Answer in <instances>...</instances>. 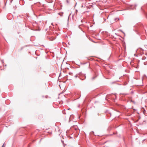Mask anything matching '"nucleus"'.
<instances>
[{
    "instance_id": "2",
    "label": "nucleus",
    "mask_w": 147,
    "mask_h": 147,
    "mask_svg": "<svg viewBox=\"0 0 147 147\" xmlns=\"http://www.w3.org/2000/svg\"><path fill=\"white\" fill-rule=\"evenodd\" d=\"M86 77L84 75L83 76V78L82 79H85L86 78Z\"/></svg>"
},
{
    "instance_id": "3",
    "label": "nucleus",
    "mask_w": 147,
    "mask_h": 147,
    "mask_svg": "<svg viewBox=\"0 0 147 147\" xmlns=\"http://www.w3.org/2000/svg\"><path fill=\"white\" fill-rule=\"evenodd\" d=\"M5 145H4V144H3V145L2 146V147H5Z\"/></svg>"
},
{
    "instance_id": "1",
    "label": "nucleus",
    "mask_w": 147,
    "mask_h": 147,
    "mask_svg": "<svg viewBox=\"0 0 147 147\" xmlns=\"http://www.w3.org/2000/svg\"><path fill=\"white\" fill-rule=\"evenodd\" d=\"M117 20H119V19L118 18H116L115 19V21H117Z\"/></svg>"
},
{
    "instance_id": "4",
    "label": "nucleus",
    "mask_w": 147,
    "mask_h": 147,
    "mask_svg": "<svg viewBox=\"0 0 147 147\" xmlns=\"http://www.w3.org/2000/svg\"><path fill=\"white\" fill-rule=\"evenodd\" d=\"M82 7H83V5H82Z\"/></svg>"
}]
</instances>
